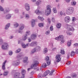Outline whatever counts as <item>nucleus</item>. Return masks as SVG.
<instances>
[{
  "instance_id": "f257e3e1",
  "label": "nucleus",
  "mask_w": 78,
  "mask_h": 78,
  "mask_svg": "<svg viewBox=\"0 0 78 78\" xmlns=\"http://www.w3.org/2000/svg\"><path fill=\"white\" fill-rule=\"evenodd\" d=\"M39 62L37 61H34L33 64H32L31 66V68H29L27 69V70L28 71H30L31 70V69H34V70H36V71L39 70V69L37 67V64H39Z\"/></svg>"
},
{
  "instance_id": "f03ea898",
  "label": "nucleus",
  "mask_w": 78,
  "mask_h": 78,
  "mask_svg": "<svg viewBox=\"0 0 78 78\" xmlns=\"http://www.w3.org/2000/svg\"><path fill=\"white\" fill-rule=\"evenodd\" d=\"M51 6L50 5H48L46 7V9L45 10L44 15L48 16L51 14Z\"/></svg>"
},
{
  "instance_id": "7ed1b4c3",
  "label": "nucleus",
  "mask_w": 78,
  "mask_h": 78,
  "mask_svg": "<svg viewBox=\"0 0 78 78\" xmlns=\"http://www.w3.org/2000/svg\"><path fill=\"white\" fill-rule=\"evenodd\" d=\"M75 24H73V23H72L70 24H66V26L67 27L66 28L69 31H73L75 30V29L73 28L74 26H75Z\"/></svg>"
},
{
  "instance_id": "20e7f679",
  "label": "nucleus",
  "mask_w": 78,
  "mask_h": 78,
  "mask_svg": "<svg viewBox=\"0 0 78 78\" xmlns=\"http://www.w3.org/2000/svg\"><path fill=\"white\" fill-rule=\"evenodd\" d=\"M74 11V9L73 7L69 8L66 11V13L67 15L72 14Z\"/></svg>"
},
{
  "instance_id": "39448f33",
  "label": "nucleus",
  "mask_w": 78,
  "mask_h": 78,
  "mask_svg": "<svg viewBox=\"0 0 78 78\" xmlns=\"http://www.w3.org/2000/svg\"><path fill=\"white\" fill-rule=\"evenodd\" d=\"M55 40L57 41H60V44H63L64 42V36L63 35H59V36L56 37L55 38Z\"/></svg>"
},
{
  "instance_id": "423d86ee",
  "label": "nucleus",
  "mask_w": 78,
  "mask_h": 78,
  "mask_svg": "<svg viewBox=\"0 0 78 78\" xmlns=\"http://www.w3.org/2000/svg\"><path fill=\"white\" fill-rule=\"evenodd\" d=\"M9 44L6 42L3 43V44L2 46V50H6L9 48Z\"/></svg>"
},
{
  "instance_id": "0eeeda50",
  "label": "nucleus",
  "mask_w": 78,
  "mask_h": 78,
  "mask_svg": "<svg viewBox=\"0 0 78 78\" xmlns=\"http://www.w3.org/2000/svg\"><path fill=\"white\" fill-rule=\"evenodd\" d=\"M37 42L36 41H33L31 42L30 44L28 43L27 44V45H28L29 47H34L37 46Z\"/></svg>"
},
{
  "instance_id": "6e6552de",
  "label": "nucleus",
  "mask_w": 78,
  "mask_h": 78,
  "mask_svg": "<svg viewBox=\"0 0 78 78\" xmlns=\"http://www.w3.org/2000/svg\"><path fill=\"white\" fill-rule=\"evenodd\" d=\"M41 50V47L39 46H36V48H34L31 51L32 53H34L37 51H40Z\"/></svg>"
},
{
  "instance_id": "1a4fd4ad",
  "label": "nucleus",
  "mask_w": 78,
  "mask_h": 78,
  "mask_svg": "<svg viewBox=\"0 0 78 78\" xmlns=\"http://www.w3.org/2000/svg\"><path fill=\"white\" fill-rule=\"evenodd\" d=\"M24 27H25V26L23 24H22L20 25V27L18 30V33H22V30H23Z\"/></svg>"
},
{
  "instance_id": "9d476101",
  "label": "nucleus",
  "mask_w": 78,
  "mask_h": 78,
  "mask_svg": "<svg viewBox=\"0 0 78 78\" xmlns=\"http://www.w3.org/2000/svg\"><path fill=\"white\" fill-rule=\"evenodd\" d=\"M65 22L66 23H69L71 20L70 17L69 16H66L65 18Z\"/></svg>"
},
{
  "instance_id": "9b49d317",
  "label": "nucleus",
  "mask_w": 78,
  "mask_h": 78,
  "mask_svg": "<svg viewBox=\"0 0 78 78\" xmlns=\"http://www.w3.org/2000/svg\"><path fill=\"white\" fill-rule=\"evenodd\" d=\"M42 3V1H41V0H38V1H37L36 2L35 5L38 6L37 9H40V8H39V5H41Z\"/></svg>"
},
{
  "instance_id": "f8f14e48",
  "label": "nucleus",
  "mask_w": 78,
  "mask_h": 78,
  "mask_svg": "<svg viewBox=\"0 0 78 78\" xmlns=\"http://www.w3.org/2000/svg\"><path fill=\"white\" fill-rule=\"evenodd\" d=\"M25 8L27 11H29L30 10V5L28 3L25 4Z\"/></svg>"
},
{
  "instance_id": "ddd939ff",
  "label": "nucleus",
  "mask_w": 78,
  "mask_h": 78,
  "mask_svg": "<svg viewBox=\"0 0 78 78\" xmlns=\"http://www.w3.org/2000/svg\"><path fill=\"white\" fill-rule=\"evenodd\" d=\"M55 58L57 60V62H59L61 61V56L60 55H57L56 56Z\"/></svg>"
},
{
  "instance_id": "4468645a",
  "label": "nucleus",
  "mask_w": 78,
  "mask_h": 78,
  "mask_svg": "<svg viewBox=\"0 0 78 78\" xmlns=\"http://www.w3.org/2000/svg\"><path fill=\"white\" fill-rule=\"evenodd\" d=\"M35 22L36 21H35V20L33 19L31 21V25L32 27H33L35 26Z\"/></svg>"
},
{
  "instance_id": "2eb2a0df",
  "label": "nucleus",
  "mask_w": 78,
  "mask_h": 78,
  "mask_svg": "<svg viewBox=\"0 0 78 78\" xmlns=\"http://www.w3.org/2000/svg\"><path fill=\"white\" fill-rule=\"evenodd\" d=\"M30 37L32 40H34L36 39V35L33 34L31 35Z\"/></svg>"
},
{
  "instance_id": "dca6fc26",
  "label": "nucleus",
  "mask_w": 78,
  "mask_h": 78,
  "mask_svg": "<svg viewBox=\"0 0 78 78\" xmlns=\"http://www.w3.org/2000/svg\"><path fill=\"white\" fill-rule=\"evenodd\" d=\"M35 13L37 14V15H40V14H42V12L39 10H36L35 11Z\"/></svg>"
},
{
  "instance_id": "f3484780",
  "label": "nucleus",
  "mask_w": 78,
  "mask_h": 78,
  "mask_svg": "<svg viewBox=\"0 0 78 78\" xmlns=\"http://www.w3.org/2000/svg\"><path fill=\"white\" fill-rule=\"evenodd\" d=\"M6 61H5L3 63L2 68L3 70H5L6 69V68L5 67V64H6Z\"/></svg>"
},
{
  "instance_id": "a211bd4d",
  "label": "nucleus",
  "mask_w": 78,
  "mask_h": 78,
  "mask_svg": "<svg viewBox=\"0 0 78 78\" xmlns=\"http://www.w3.org/2000/svg\"><path fill=\"white\" fill-rule=\"evenodd\" d=\"M13 63L14 65H15V66H18V65L20 64V62H19V60H16L14 61Z\"/></svg>"
},
{
  "instance_id": "6ab92c4d",
  "label": "nucleus",
  "mask_w": 78,
  "mask_h": 78,
  "mask_svg": "<svg viewBox=\"0 0 78 78\" xmlns=\"http://www.w3.org/2000/svg\"><path fill=\"white\" fill-rule=\"evenodd\" d=\"M49 70H47L44 73L43 75V77H45L46 76H47V75L49 73Z\"/></svg>"
},
{
  "instance_id": "aec40b11",
  "label": "nucleus",
  "mask_w": 78,
  "mask_h": 78,
  "mask_svg": "<svg viewBox=\"0 0 78 78\" xmlns=\"http://www.w3.org/2000/svg\"><path fill=\"white\" fill-rule=\"evenodd\" d=\"M26 73V71L25 69H23L22 71V74L23 76V77H21V78H24L25 77V75Z\"/></svg>"
},
{
  "instance_id": "412c9836",
  "label": "nucleus",
  "mask_w": 78,
  "mask_h": 78,
  "mask_svg": "<svg viewBox=\"0 0 78 78\" xmlns=\"http://www.w3.org/2000/svg\"><path fill=\"white\" fill-rule=\"evenodd\" d=\"M21 45L22 47H23V48H25L26 47H29L28 45H27V44H26V45H25V44H24V43H22L21 44Z\"/></svg>"
},
{
  "instance_id": "4be33fe9",
  "label": "nucleus",
  "mask_w": 78,
  "mask_h": 78,
  "mask_svg": "<svg viewBox=\"0 0 78 78\" xmlns=\"http://www.w3.org/2000/svg\"><path fill=\"white\" fill-rule=\"evenodd\" d=\"M10 23H9L8 24H7L5 27V30H8V29L9 28V27H10Z\"/></svg>"
},
{
  "instance_id": "5701e85b",
  "label": "nucleus",
  "mask_w": 78,
  "mask_h": 78,
  "mask_svg": "<svg viewBox=\"0 0 78 78\" xmlns=\"http://www.w3.org/2000/svg\"><path fill=\"white\" fill-rule=\"evenodd\" d=\"M6 19H9L11 17V15L10 14H8L6 16Z\"/></svg>"
},
{
  "instance_id": "b1692460",
  "label": "nucleus",
  "mask_w": 78,
  "mask_h": 78,
  "mask_svg": "<svg viewBox=\"0 0 78 78\" xmlns=\"http://www.w3.org/2000/svg\"><path fill=\"white\" fill-rule=\"evenodd\" d=\"M38 19H39L41 21H43L44 20V17H41V16H39L38 17Z\"/></svg>"
},
{
  "instance_id": "393cba45",
  "label": "nucleus",
  "mask_w": 78,
  "mask_h": 78,
  "mask_svg": "<svg viewBox=\"0 0 78 78\" xmlns=\"http://www.w3.org/2000/svg\"><path fill=\"white\" fill-rule=\"evenodd\" d=\"M70 4L72 6H75L76 4V2L75 1H72L71 2Z\"/></svg>"
},
{
  "instance_id": "a878e982",
  "label": "nucleus",
  "mask_w": 78,
  "mask_h": 78,
  "mask_svg": "<svg viewBox=\"0 0 78 78\" xmlns=\"http://www.w3.org/2000/svg\"><path fill=\"white\" fill-rule=\"evenodd\" d=\"M22 56H23V54L22 53H20L17 56V58H19L20 59H21L20 58H21V57H22Z\"/></svg>"
},
{
  "instance_id": "bb28decb",
  "label": "nucleus",
  "mask_w": 78,
  "mask_h": 78,
  "mask_svg": "<svg viewBox=\"0 0 78 78\" xmlns=\"http://www.w3.org/2000/svg\"><path fill=\"white\" fill-rule=\"evenodd\" d=\"M10 11V10L9 9V8L7 7L6 8V10L5 11L4 13H8V12H9Z\"/></svg>"
},
{
  "instance_id": "cd10ccee",
  "label": "nucleus",
  "mask_w": 78,
  "mask_h": 78,
  "mask_svg": "<svg viewBox=\"0 0 78 78\" xmlns=\"http://www.w3.org/2000/svg\"><path fill=\"white\" fill-rule=\"evenodd\" d=\"M71 44L72 41L71 40L67 42V45L68 46V47H70V45H71Z\"/></svg>"
},
{
  "instance_id": "c85d7f7f",
  "label": "nucleus",
  "mask_w": 78,
  "mask_h": 78,
  "mask_svg": "<svg viewBox=\"0 0 78 78\" xmlns=\"http://www.w3.org/2000/svg\"><path fill=\"white\" fill-rule=\"evenodd\" d=\"M14 28H17L19 27V24L17 23H14L13 24Z\"/></svg>"
},
{
  "instance_id": "c756f323",
  "label": "nucleus",
  "mask_w": 78,
  "mask_h": 78,
  "mask_svg": "<svg viewBox=\"0 0 78 78\" xmlns=\"http://www.w3.org/2000/svg\"><path fill=\"white\" fill-rule=\"evenodd\" d=\"M48 51V49L47 48H45L44 49L43 52V53L45 54Z\"/></svg>"
},
{
  "instance_id": "7c9ffc66",
  "label": "nucleus",
  "mask_w": 78,
  "mask_h": 78,
  "mask_svg": "<svg viewBox=\"0 0 78 78\" xmlns=\"http://www.w3.org/2000/svg\"><path fill=\"white\" fill-rule=\"evenodd\" d=\"M57 28H60L61 27V23H58L56 25Z\"/></svg>"
},
{
  "instance_id": "2f4dec72",
  "label": "nucleus",
  "mask_w": 78,
  "mask_h": 78,
  "mask_svg": "<svg viewBox=\"0 0 78 78\" xmlns=\"http://www.w3.org/2000/svg\"><path fill=\"white\" fill-rule=\"evenodd\" d=\"M31 34V32L30 31L28 30L26 32V35L27 36H30Z\"/></svg>"
},
{
  "instance_id": "473e14b6",
  "label": "nucleus",
  "mask_w": 78,
  "mask_h": 78,
  "mask_svg": "<svg viewBox=\"0 0 78 78\" xmlns=\"http://www.w3.org/2000/svg\"><path fill=\"white\" fill-rule=\"evenodd\" d=\"M44 24L43 23H38V26L39 27H43Z\"/></svg>"
},
{
  "instance_id": "72a5a7b5",
  "label": "nucleus",
  "mask_w": 78,
  "mask_h": 78,
  "mask_svg": "<svg viewBox=\"0 0 78 78\" xmlns=\"http://www.w3.org/2000/svg\"><path fill=\"white\" fill-rule=\"evenodd\" d=\"M27 61H28V57H25L24 58V60H23V62H27Z\"/></svg>"
},
{
  "instance_id": "f704fd0d",
  "label": "nucleus",
  "mask_w": 78,
  "mask_h": 78,
  "mask_svg": "<svg viewBox=\"0 0 78 78\" xmlns=\"http://www.w3.org/2000/svg\"><path fill=\"white\" fill-rule=\"evenodd\" d=\"M8 73H9V72L8 71H5L4 73V76H6V75H8Z\"/></svg>"
},
{
  "instance_id": "c9c22d12",
  "label": "nucleus",
  "mask_w": 78,
  "mask_h": 78,
  "mask_svg": "<svg viewBox=\"0 0 78 78\" xmlns=\"http://www.w3.org/2000/svg\"><path fill=\"white\" fill-rule=\"evenodd\" d=\"M75 55V52L73 51H72L71 52V56H73Z\"/></svg>"
},
{
  "instance_id": "e433bc0d",
  "label": "nucleus",
  "mask_w": 78,
  "mask_h": 78,
  "mask_svg": "<svg viewBox=\"0 0 78 78\" xmlns=\"http://www.w3.org/2000/svg\"><path fill=\"white\" fill-rule=\"evenodd\" d=\"M49 74L50 75H52V74H53V72H55V70L54 69L53 70H51V71L50 72V71H49Z\"/></svg>"
},
{
  "instance_id": "4c0bfd02",
  "label": "nucleus",
  "mask_w": 78,
  "mask_h": 78,
  "mask_svg": "<svg viewBox=\"0 0 78 78\" xmlns=\"http://www.w3.org/2000/svg\"><path fill=\"white\" fill-rule=\"evenodd\" d=\"M66 33L67 35H68L69 36H70L72 34V33L70 32L69 31H66Z\"/></svg>"
},
{
  "instance_id": "58836bf2",
  "label": "nucleus",
  "mask_w": 78,
  "mask_h": 78,
  "mask_svg": "<svg viewBox=\"0 0 78 78\" xmlns=\"http://www.w3.org/2000/svg\"><path fill=\"white\" fill-rule=\"evenodd\" d=\"M41 67L43 68H45V67H47V64L45 63H43L42 64Z\"/></svg>"
},
{
  "instance_id": "ea45409f",
  "label": "nucleus",
  "mask_w": 78,
  "mask_h": 78,
  "mask_svg": "<svg viewBox=\"0 0 78 78\" xmlns=\"http://www.w3.org/2000/svg\"><path fill=\"white\" fill-rule=\"evenodd\" d=\"M76 17H72V22H75L76 21Z\"/></svg>"
},
{
  "instance_id": "a19ab883",
  "label": "nucleus",
  "mask_w": 78,
  "mask_h": 78,
  "mask_svg": "<svg viewBox=\"0 0 78 78\" xmlns=\"http://www.w3.org/2000/svg\"><path fill=\"white\" fill-rule=\"evenodd\" d=\"M61 54H62V55H64V54H65V51H64V49H61Z\"/></svg>"
},
{
  "instance_id": "79ce46f5",
  "label": "nucleus",
  "mask_w": 78,
  "mask_h": 78,
  "mask_svg": "<svg viewBox=\"0 0 78 78\" xmlns=\"http://www.w3.org/2000/svg\"><path fill=\"white\" fill-rule=\"evenodd\" d=\"M19 75H20V73H17L14 75V76L15 77V78H17V76H19Z\"/></svg>"
},
{
  "instance_id": "37998d69",
  "label": "nucleus",
  "mask_w": 78,
  "mask_h": 78,
  "mask_svg": "<svg viewBox=\"0 0 78 78\" xmlns=\"http://www.w3.org/2000/svg\"><path fill=\"white\" fill-rule=\"evenodd\" d=\"M27 39V36L26 35H25L23 38V41H25Z\"/></svg>"
},
{
  "instance_id": "c03bdc74",
  "label": "nucleus",
  "mask_w": 78,
  "mask_h": 78,
  "mask_svg": "<svg viewBox=\"0 0 78 78\" xmlns=\"http://www.w3.org/2000/svg\"><path fill=\"white\" fill-rule=\"evenodd\" d=\"M53 11L54 13H56L57 12V10H56V8H54L53 9Z\"/></svg>"
},
{
  "instance_id": "a18cd8bd",
  "label": "nucleus",
  "mask_w": 78,
  "mask_h": 78,
  "mask_svg": "<svg viewBox=\"0 0 78 78\" xmlns=\"http://www.w3.org/2000/svg\"><path fill=\"white\" fill-rule=\"evenodd\" d=\"M20 50H21V49H20V48H19L15 51V53H19V52L20 51Z\"/></svg>"
},
{
  "instance_id": "49530a36",
  "label": "nucleus",
  "mask_w": 78,
  "mask_h": 78,
  "mask_svg": "<svg viewBox=\"0 0 78 78\" xmlns=\"http://www.w3.org/2000/svg\"><path fill=\"white\" fill-rule=\"evenodd\" d=\"M3 42V40L1 37H0V44H2Z\"/></svg>"
},
{
  "instance_id": "de8ad7c7",
  "label": "nucleus",
  "mask_w": 78,
  "mask_h": 78,
  "mask_svg": "<svg viewBox=\"0 0 78 78\" xmlns=\"http://www.w3.org/2000/svg\"><path fill=\"white\" fill-rule=\"evenodd\" d=\"M25 17H26V18L27 19H29V18L30 17V16H29V15L28 14H25Z\"/></svg>"
},
{
  "instance_id": "09e8293b",
  "label": "nucleus",
  "mask_w": 78,
  "mask_h": 78,
  "mask_svg": "<svg viewBox=\"0 0 78 78\" xmlns=\"http://www.w3.org/2000/svg\"><path fill=\"white\" fill-rule=\"evenodd\" d=\"M72 76L73 78H75V77L76 76V74L75 73H74L72 74Z\"/></svg>"
},
{
  "instance_id": "8fccbe9b",
  "label": "nucleus",
  "mask_w": 78,
  "mask_h": 78,
  "mask_svg": "<svg viewBox=\"0 0 78 78\" xmlns=\"http://www.w3.org/2000/svg\"><path fill=\"white\" fill-rule=\"evenodd\" d=\"M49 57L47 56L45 58V61H49Z\"/></svg>"
},
{
  "instance_id": "3c124183",
  "label": "nucleus",
  "mask_w": 78,
  "mask_h": 78,
  "mask_svg": "<svg viewBox=\"0 0 78 78\" xmlns=\"http://www.w3.org/2000/svg\"><path fill=\"white\" fill-rule=\"evenodd\" d=\"M50 30H48L45 32V34L46 35H48V34H50Z\"/></svg>"
},
{
  "instance_id": "603ef678",
  "label": "nucleus",
  "mask_w": 78,
  "mask_h": 78,
  "mask_svg": "<svg viewBox=\"0 0 78 78\" xmlns=\"http://www.w3.org/2000/svg\"><path fill=\"white\" fill-rule=\"evenodd\" d=\"M38 78H42V74L41 73H39L38 75Z\"/></svg>"
},
{
  "instance_id": "864d4df0",
  "label": "nucleus",
  "mask_w": 78,
  "mask_h": 78,
  "mask_svg": "<svg viewBox=\"0 0 78 78\" xmlns=\"http://www.w3.org/2000/svg\"><path fill=\"white\" fill-rule=\"evenodd\" d=\"M0 10L1 11H4V9L0 5Z\"/></svg>"
},
{
  "instance_id": "5fc2aeb1",
  "label": "nucleus",
  "mask_w": 78,
  "mask_h": 78,
  "mask_svg": "<svg viewBox=\"0 0 78 78\" xmlns=\"http://www.w3.org/2000/svg\"><path fill=\"white\" fill-rule=\"evenodd\" d=\"M51 20L52 22H54L55 21V17H52L51 19Z\"/></svg>"
},
{
  "instance_id": "6e6d98bb",
  "label": "nucleus",
  "mask_w": 78,
  "mask_h": 78,
  "mask_svg": "<svg viewBox=\"0 0 78 78\" xmlns=\"http://www.w3.org/2000/svg\"><path fill=\"white\" fill-rule=\"evenodd\" d=\"M48 23L49 24H50V23H51V20H50V18H48Z\"/></svg>"
},
{
  "instance_id": "4d7b16f0",
  "label": "nucleus",
  "mask_w": 78,
  "mask_h": 78,
  "mask_svg": "<svg viewBox=\"0 0 78 78\" xmlns=\"http://www.w3.org/2000/svg\"><path fill=\"white\" fill-rule=\"evenodd\" d=\"M50 31H53V26H51L50 27Z\"/></svg>"
},
{
  "instance_id": "13d9d810",
  "label": "nucleus",
  "mask_w": 78,
  "mask_h": 78,
  "mask_svg": "<svg viewBox=\"0 0 78 78\" xmlns=\"http://www.w3.org/2000/svg\"><path fill=\"white\" fill-rule=\"evenodd\" d=\"M9 55H10V56H11L12 55V51H10L9 52Z\"/></svg>"
},
{
  "instance_id": "bf43d9fd",
  "label": "nucleus",
  "mask_w": 78,
  "mask_h": 78,
  "mask_svg": "<svg viewBox=\"0 0 78 78\" xmlns=\"http://www.w3.org/2000/svg\"><path fill=\"white\" fill-rule=\"evenodd\" d=\"M65 2H66V3H70V1H71V0H64Z\"/></svg>"
},
{
  "instance_id": "052dcab7",
  "label": "nucleus",
  "mask_w": 78,
  "mask_h": 78,
  "mask_svg": "<svg viewBox=\"0 0 78 78\" xmlns=\"http://www.w3.org/2000/svg\"><path fill=\"white\" fill-rule=\"evenodd\" d=\"M74 47H78V43H76L74 44Z\"/></svg>"
},
{
  "instance_id": "680f3d73",
  "label": "nucleus",
  "mask_w": 78,
  "mask_h": 78,
  "mask_svg": "<svg viewBox=\"0 0 78 78\" xmlns=\"http://www.w3.org/2000/svg\"><path fill=\"white\" fill-rule=\"evenodd\" d=\"M50 62H51L50 60H48V62H47V64L48 65V66H49L50 64Z\"/></svg>"
},
{
  "instance_id": "e2e57ef3",
  "label": "nucleus",
  "mask_w": 78,
  "mask_h": 78,
  "mask_svg": "<svg viewBox=\"0 0 78 78\" xmlns=\"http://www.w3.org/2000/svg\"><path fill=\"white\" fill-rule=\"evenodd\" d=\"M15 12L16 13H17L19 12V10L18 9H16L15 10Z\"/></svg>"
},
{
  "instance_id": "0e129e2a",
  "label": "nucleus",
  "mask_w": 78,
  "mask_h": 78,
  "mask_svg": "<svg viewBox=\"0 0 78 78\" xmlns=\"http://www.w3.org/2000/svg\"><path fill=\"white\" fill-rule=\"evenodd\" d=\"M71 63V62L69 61L66 64L68 65H70Z\"/></svg>"
},
{
  "instance_id": "69168bd1",
  "label": "nucleus",
  "mask_w": 78,
  "mask_h": 78,
  "mask_svg": "<svg viewBox=\"0 0 78 78\" xmlns=\"http://www.w3.org/2000/svg\"><path fill=\"white\" fill-rule=\"evenodd\" d=\"M28 39L29 41V42H31V40L30 38H28Z\"/></svg>"
},
{
  "instance_id": "338daca9",
  "label": "nucleus",
  "mask_w": 78,
  "mask_h": 78,
  "mask_svg": "<svg viewBox=\"0 0 78 78\" xmlns=\"http://www.w3.org/2000/svg\"><path fill=\"white\" fill-rule=\"evenodd\" d=\"M75 52L76 54H78V49H76Z\"/></svg>"
},
{
  "instance_id": "774afa93",
  "label": "nucleus",
  "mask_w": 78,
  "mask_h": 78,
  "mask_svg": "<svg viewBox=\"0 0 78 78\" xmlns=\"http://www.w3.org/2000/svg\"><path fill=\"white\" fill-rule=\"evenodd\" d=\"M60 14L61 16H62V15L63 14V12L62 11H60Z\"/></svg>"
}]
</instances>
